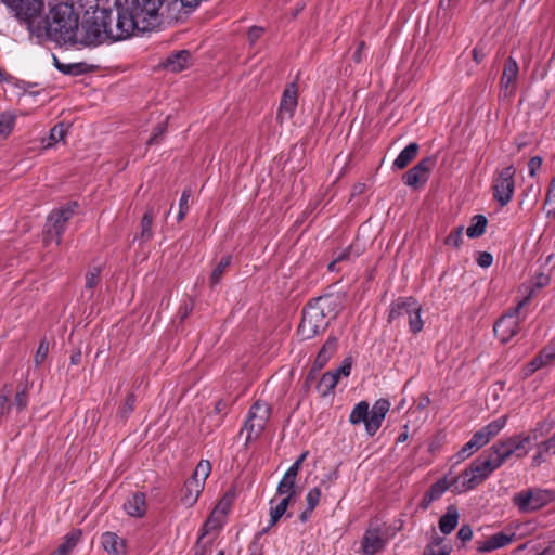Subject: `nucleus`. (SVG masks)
Masks as SVG:
<instances>
[{
  "label": "nucleus",
  "instance_id": "obj_61",
  "mask_svg": "<svg viewBox=\"0 0 555 555\" xmlns=\"http://www.w3.org/2000/svg\"><path fill=\"white\" fill-rule=\"evenodd\" d=\"M473 537V531L470 529V527L468 526H462L460 528V530L457 531V538L462 541V542H467L472 539Z\"/></svg>",
  "mask_w": 555,
  "mask_h": 555
},
{
  "label": "nucleus",
  "instance_id": "obj_18",
  "mask_svg": "<svg viewBox=\"0 0 555 555\" xmlns=\"http://www.w3.org/2000/svg\"><path fill=\"white\" fill-rule=\"evenodd\" d=\"M389 408L390 403L386 399H379L373 404L370 411V420L366 424V434L369 436H374L380 428Z\"/></svg>",
  "mask_w": 555,
  "mask_h": 555
},
{
  "label": "nucleus",
  "instance_id": "obj_50",
  "mask_svg": "<svg viewBox=\"0 0 555 555\" xmlns=\"http://www.w3.org/2000/svg\"><path fill=\"white\" fill-rule=\"evenodd\" d=\"M100 281V268L94 267L86 274V287L92 289Z\"/></svg>",
  "mask_w": 555,
  "mask_h": 555
},
{
  "label": "nucleus",
  "instance_id": "obj_29",
  "mask_svg": "<svg viewBox=\"0 0 555 555\" xmlns=\"http://www.w3.org/2000/svg\"><path fill=\"white\" fill-rule=\"evenodd\" d=\"M459 511L454 505H450L447 508L444 515L439 519V529L443 534L451 533L459 522Z\"/></svg>",
  "mask_w": 555,
  "mask_h": 555
},
{
  "label": "nucleus",
  "instance_id": "obj_62",
  "mask_svg": "<svg viewBox=\"0 0 555 555\" xmlns=\"http://www.w3.org/2000/svg\"><path fill=\"white\" fill-rule=\"evenodd\" d=\"M542 451L555 454V433L542 443Z\"/></svg>",
  "mask_w": 555,
  "mask_h": 555
},
{
  "label": "nucleus",
  "instance_id": "obj_36",
  "mask_svg": "<svg viewBox=\"0 0 555 555\" xmlns=\"http://www.w3.org/2000/svg\"><path fill=\"white\" fill-rule=\"evenodd\" d=\"M486 232V217L476 215L472 218V224L466 229V235L469 238L481 236Z\"/></svg>",
  "mask_w": 555,
  "mask_h": 555
},
{
  "label": "nucleus",
  "instance_id": "obj_27",
  "mask_svg": "<svg viewBox=\"0 0 555 555\" xmlns=\"http://www.w3.org/2000/svg\"><path fill=\"white\" fill-rule=\"evenodd\" d=\"M203 490L204 487H202V483L188 479L181 490L180 500L185 506H193L197 502Z\"/></svg>",
  "mask_w": 555,
  "mask_h": 555
},
{
  "label": "nucleus",
  "instance_id": "obj_58",
  "mask_svg": "<svg viewBox=\"0 0 555 555\" xmlns=\"http://www.w3.org/2000/svg\"><path fill=\"white\" fill-rule=\"evenodd\" d=\"M541 165L542 158L540 156H534L530 158V160L528 162L529 175L531 177H534L537 171L541 168Z\"/></svg>",
  "mask_w": 555,
  "mask_h": 555
},
{
  "label": "nucleus",
  "instance_id": "obj_3",
  "mask_svg": "<svg viewBox=\"0 0 555 555\" xmlns=\"http://www.w3.org/2000/svg\"><path fill=\"white\" fill-rule=\"evenodd\" d=\"M79 24L73 4L61 2L50 9L46 20L48 37L59 44L74 46Z\"/></svg>",
  "mask_w": 555,
  "mask_h": 555
},
{
  "label": "nucleus",
  "instance_id": "obj_51",
  "mask_svg": "<svg viewBox=\"0 0 555 555\" xmlns=\"http://www.w3.org/2000/svg\"><path fill=\"white\" fill-rule=\"evenodd\" d=\"M165 3L168 4V10L176 9L179 3L181 8L194 9L196 8L202 0H164Z\"/></svg>",
  "mask_w": 555,
  "mask_h": 555
},
{
  "label": "nucleus",
  "instance_id": "obj_5",
  "mask_svg": "<svg viewBox=\"0 0 555 555\" xmlns=\"http://www.w3.org/2000/svg\"><path fill=\"white\" fill-rule=\"evenodd\" d=\"M528 436H514L494 443L488 452V474L500 467L512 454L522 457L529 452Z\"/></svg>",
  "mask_w": 555,
  "mask_h": 555
},
{
  "label": "nucleus",
  "instance_id": "obj_9",
  "mask_svg": "<svg viewBox=\"0 0 555 555\" xmlns=\"http://www.w3.org/2000/svg\"><path fill=\"white\" fill-rule=\"evenodd\" d=\"M515 168L507 166L496 171L492 179V198L499 207L506 206L514 194L515 190Z\"/></svg>",
  "mask_w": 555,
  "mask_h": 555
},
{
  "label": "nucleus",
  "instance_id": "obj_26",
  "mask_svg": "<svg viewBox=\"0 0 555 555\" xmlns=\"http://www.w3.org/2000/svg\"><path fill=\"white\" fill-rule=\"evenodd\" d=\"M191 64V54L186 50L178 51L167 57L165 67L172 73H180Z\"/></svg>",
  "mask_w": 555,
  "mask_h": 555
},
{
  "label": "nucleus",
  "instance_id": "obj_4",
  "mask_svg": "<svg viewBox=\"0 0 555 555\" xmlns=\"http://www.w3.org/2000/svg\"><path fill=\"white\" fill-rule=\"evenodd\" d=\"M330 307L328 298H318L304 309L298 327L302 339H310L327 327Z\"/></svg>",
  "mask_w": 555,
  "mask_h": 555
},
{
  "label": "nucleus",
  "instance_id": "obj_59",
  "mask_svg": "<svg viewBox=\"0 0 555 555\" xmlns=\"http://www.w3.org/2000/svg\"><path fill=\"white\" fill-rule=\"evenodd\" d=\"M308 455V452H304L300 454V456L288 467V469L286 472H289V473H293L294 475H298V472L300 469V466L301 464L304 463V461L306 460Z\"/></svg>",
  "mask_w": 555,
  "mask_h": 555
},
{
  "label": "nucleus",
  "instance_id": "obj_7",
  "mask_svg": "<svg viewBox=\"0 0 555 555\" xmlns=\"http://www.w3.org/2000/svg\"><path fill=\"white\" fill-rule=\"evenodd\" d=\"M530 297L521 299L517 306L503 317H501L493 325L494 335L501 343L508 341L519 331V325L525 321L527 312L526 306L529 304Z\"/></svg>",
  "mask_w": 555,
  "mask_h": 555
},
{
  "label": "nucleus",
  "instance_id": "obj_31",
  "mask_svg": "<svg viewBox=\"0 0 555 555\" xmlns=\"http://www.w3.org/2000/svg\"><path fill=\"white\" fill-rule=\"evenodd\" d=\"M53 63L57 70L65 75L78 76L87 73L89 69V65L85 62L62 63L55 55H53Z\"/></svg>",
  "mask_w": 555,
  "mask_h": 555
},
{
  "label": "nucleus",
  "instance_id": "obj_56",
  "mask_svg": "<svg viewBox=\"0 0 555 555\" xmlns=\"http://www.w3.org/2000/svg\"><path fill=\"white\" fill-rule=\"evenodd\" d=\"M135 397L133 393H130L125 401L124 406L120 410L121 417H127L130 413H132L134 409Z\"/></svg>",
  "mask_w": 555,
  "mask_h": 555
},
{
  "label": "nucleus",
  "instance_id": "obj_40",
  "mask_svg": "<svg viewBox=\"0 0 555 555\" xmlns=\"http://www.w3.org/2000/svg\"><path fill=\"white\" fill-rule=\"evenodd\" d=\"M224 520H225V518H223L220 515H216L215 512L212 511L210 516L208 517V519L205 521V524L203 526L202 534H201L199 539H203L210 531L221 528L222 525L224 524Z\"/></svg>",
  "mask_w": 555,
  "mask_h": 555
},
{
  "label": "nucleus",
  "instance_id": "obj_19",
  "mask_svg": "<svg viewBox=\"0 0 555 555\" xmlns=\"http://www.w3.org/2000/svg\"><path fill=\"white\" fill-rule=\"evenodd\" d=\"M486 444V433L483 429L478 430L474 434L472 439L466 442L461 450L453 456L455 463L459 464L469 456H472L475 452H477L480 448Z\"/></svg>",
  "mask_w": 555,
  "mask_h": 555
},
{
  "label": "nucleus",
  "instance_id": "obj_10",
  "mask_svg": "<svg viewBox=\"0 0 555 555\" xmlns=\"http://www.w3.org/2000/svg\"><path fill=\"white\" fill-rule=\"evenodd\" d=\"M486 479V459H476L468 468L452 481L453 491L467 492L480 485Z\"/></svg>",
  "mask_w": 555,
  "mask_h": 555
},
{
  "label": "nucleus",
  "instance_id": "obj_46",
  "mask_svg": "<svg viewBox=\"0 0 555 555\" xmlns=\"http://www.w3.org/2000/svg\"><path fill=\"white\" fill-rule=\"evenodd\" d=\"M320 499H321V489L319 487H313L308 491V493L306 495V502H307V507L309 508V511H314V508L317 507V505L320 502Z\"/></svg>",
  "mask_w": 555,
  "mask_h": 555
},
{
  "label": "nucleus",
  "instance_id": "obj_49",
  "mask_svg": "<svg viewBox=\"0 0 555 555\" xmlns=\"http://www.w3.org/2000/svg\"><path fill=\"white\" fill-rule=\"evenodd\" d=\"M49 352V344L46 339L41 340L36 354H35V363L36 365H40L47 359Z\"/></svg>",
  "mask_w": 555,
  "mask_h": 555
},
{
  "label": "nucleus",
  "instance_id": "obj_48",
  "mask_svg": "<svg viewBox=\"0 0 555 555\" xmlns=\"http://www.w3.org/2000/svg\"><path fill=\"white\" fill-rule=\"evenodd\" d=\"M545 205L548 208L547 215H555V177L552 179L545 199Z\"/></svg>",
  "mask_w": 555,
  "mask_h": 555
},
{
  "label": "nucleus",
  "instance_id": "obj_25",
  "mask_svg": "<svg viewBox=\"0 0 555 555\" xmlns=\"http://www.w3.org/2000/svg\"><path fill=\"white\" fill-rule=\"evenodd\" d=\"M518 75V65L513 59H508L505 63L504 70L501 78L502 88L505 93H512L515 89L516 79Z\"/></svg>",
  "mask_w": 555,
  "mask_h": 555
},
{
  "label": "nucleus",
  "instance_id": "obj_8",
  "mask_svg": "<svg viewBox=\"0 0 555 555\" xmlns=\"http://www.w3.org/2000/svg\"><path fill=\"white\" fill-rule=\"evenodd\" d=\"M77 207V203L73 202L50 212L43 237L46 245L50 244L52 241H54L56 245H60L66 223L74 216Z\"/></svg>",
  "mask_w": 555,
  "mask_h": 555
},
{
  "label": "nucleus",
  "instance_id": "obj_20",
  "mask_svg": "<svg viewBox=\"0 0 555 555\" xmlns=\"http://www.w3.org/2000/svg\"><path fill=\"white\" fill-rule=\"evenodd\" d=\"M101 544L111 555H126L127 553L126 541L115 532H104L101 535Z\"/></svg>",
  "mask_w": 555,
  "mask_h": 555
},
{
  "label": "nucleus",
  "instance_id": "obj_63",
  "mask_svg": "<svg viewBox=\"0 0 555 555\" xmlns=\"http://www.w3.org/2000/svg\"><path fill=\"white\" fill-rule=\"evenodd\" d=\"M263 29L260 27H251L248 31V40L255 43L262 35Z\"/></svg>",
  "mask_w": 555,
  "mask_h": 555
},
{
  "label": "nucleus",
  "instance_id": "obj_22",
  "mask_svg": "<svg viewBox=\"0 0 555 555\" xmlns=\"http://www.w3.org/2000/svg\"><path fill=\"white\" fill-rule=\"evenodd\" d=\"M450 487H452V483L450 485L444 478L436 481L425 493L424 498L420 503V507L423 509H427L429 505L434 501L440 499Z\"/></svg>",
  "mask_w": 555,
  "mask_h": 555
},
{
  "label": "nucleus",
  "instance_id": "obj_47",
  "mask_svg": "<svg viewBox=\"0 0 555 555\" xmlns=\"http://www.w3.org/2000/svg\"><path fill=\"white\" fill-rule=\"evenodd\" d=\"M464 228L457 227L455 228L446 238V244L448 246L457 248L460 247L462 243V235H463Z\"/></svg>",
  "mask_w": 555,
  "mask_h": 555
},
{
  "label": "nucleus",
  "instance_id": "obj_37",
  "mask_svg": "<svg viewBox=\"0 0 555 555\" xmlns=\"http://www.w3.org/2000/svg\"><path fill=\"white\" fill-rule=\"evenodd\" d=\"M211 472V464L207 460H202L197 466L195 467V470L190 478L192 481H197L198 483H202V487H205V481L210 475Z\"/></svg>",
  "mask_w": 555,
  "mask_h": 555
},
{
  "label": "nucleus",
  "instance_id": "obj_57",
  "mask_svg": "<svg viewBox=\"0 0 555 555\" xmlns=\"http://www.w3.org/2000/svg\"><path fill=\"white\" fill-rule=\"evenodd\" d=\"M166 131V126L164 124L157 125L154 129L153 134L147 140V145H152L158 142V138L162 137Z\"/></svg>",
  "mask_w": 555,
  "mask_h": 555
},
{
  "label": "nucleus",
  "instance_id": "obj_64",
  "mask_svg": "<svg viewBox=\"0 0 555 555\" xmlns=\"http://www.w3.org/2000/svg\"><path fill=\"white\" fill-rule=\"evenodd\" d=\"M503 391V383L498 382L492 386V397L495 401L500 399V392Z\"/></svg>",
  "mask_w": 555,
  "mask_h": 555
},
{
  "label": "nucleus",
  "instance_id": "obj_52",
  "mask_svg": "<svg viewBox=\"0 0 555 555\" xmlns=\"http://www.w3.org/2000/svg\"><path fill=\"white\" fill-rule=\"evenodd\" d=\"M350 256H351V247H348V248L337 253L335 258H334V260L328 263V270L330 271H336L337 270L336 266L339 262H343L344 260L349 259Z\"/></svg>",
  "mask_w": 555,
  "mask_h": 555
},
{
  "label": "nucleus",
  "instance_id": "obj_16",
  "mask_svg": "<svg viewBox=\"0 0 555 555\" xmlns=\"http://www.w3.org/2000/svg\"><path fill=\"white\" fill-rule=\"evenodd\" d=\"M515 504L521 512H532L542 507L546 502V494L542 491L520 492L514 498Z\"/></svg>",
  "mask_w": 555,
  "mask_h": 555
},
{
  "label": "nucleus",
  "instance_id": "obj_41",
  "mask_svg": "<svg viewBox=\"0 0 555 555\" xmlns=\"http://www.w3.org/2000/svg\"><path fill=\"white\" fill-rule=\"evenodd\" d=\"M153 210L147 209L141 220V238L149 241L152 238V223H153Z\"/></svg>",
  "mask_w": 555,
  "mask_h": 555
},
{
  "label": "nucleus",
  "instance_id": "obj_23",
  "mask_svg": "<svg viewBox=\"0 0 555 555\" xmlns=\"http://www.w3.org/2000/svg\"><path fill=\"white\" fill-rule=\"evenodd\" d=\"M296 475L285 472L278 485L276 494L282 496V499L293 501L296 496Z\"/></svg>",
  "mask_w": 555,
  "mask_h": 555
},
{
  "label": "nucleus",
  "instance_id": "obj_24",
  "mask_svg": "<svg viewBox=\"0 0 555 555\" xmlns=\"http://www.w3.org/2000/svg\"><path fill=\"white\" fill-rule=\"evenodd\" d=\"M516 539V532L513 528L491 534L488 537V552L505 547Z\"/></svg>",
  "mask_w": 555,
  "mask_h": 555
},
{
  "label": "nucleus",
  "instance_id": "obj_12",
  "mask_svg": "<svg viewBox=\"0 0 555 555\" xmlns=\"http://www.w3.org/2000/svg\"><path fill=\"white\" fill-rule=\"evenodd\" d=\"M270 417V406L262 401H256L249 409L245 429L247 430L246 441L257 439L263 431Z\"/></svg>",
  "mask_w": 555,
  "mask_h": 555
},
{
  "label": "nucleus",
  "instance_id": "obj_60",
  "mask_svg": "<svg viewBox=\"0 0 555 555\" xmlns=\"http://www.w3.org/2000/svg\"><path fill=\"white\" fill-rule=\"evenodd\" d=\"M10 399V391L7 390L5 392L0 395V414L3 415L10 410L9 403Z\"/></svg>",
  "mask_w": 555,
  "mask_h": 555
},
{
  "label": "nucleus",
  "instance_id": "obj_43",
  "mask_svg": "<svg viewBox=\"0 0 555 555\" xmlns=\"http://www.w3.org/2000/svg\"><path fill=\"white\" fill-rule=\"evenodd\" d=\"M232 503H233V495L230 493H227L219 500V502L217 503V505L215 506V508L212 511L215 512L216 515H220L223 518H225L228 513L231 509Z\"/></svg>",
  "mask_w": 555,
  "mask_h": 555
},
{
  "label": "nucleus",
  "instance_id": "obj_28",
  "mask_svg": "<svg viewBox=\"0 0 555 555\" xmlns=\"http://www.w3.org/2000/svg\"><path fill=\"white\" fill-rule=\"evenodd\" d=\"M337 349V339L335 337H328L327 340L322 346L321 350L319 351L314 363H313V370H321L323 369L330 359L333 357Z\"/></svg>",
  "mask_w": 555,
  "mask_h": 555
},
{
  "label": "nucleus",
  "instance_id": "obj_55",
  "mask_svg": "<svg viewBox=\"0 0 555 555\" xmlns=\"http://www.w3.org/2000/svg\"><path fill=\"white\" fill-rule=\"evenodd\" d=\"M332 372L337 376L338 379L341 376H349L351 372V361L349 359H345L341 365Z\"/></svg>",
  "mask_w": 555,
  "mask_h": 555
},
{
  "label": "nucleus",
  "instance_id": "obj_54",
  "mask_svg": "<svg viewBox=\"0 0 555 555\" xmlns=\"http://www.w3.org/2000/svg\"><path fill=\"white\" fill-rule=\"evenodd\" d=\"M79 532H72L66 535L65 541L60 545L63 550H65L68 554L76 546L79 540Z\"/></svg>",
  "mask_w": 555,
  "mask_h": 555
},
{
  "label": "nucleus",
  "instance_id": "obj_21",
  "mask_svg": "<svg viewBox=\"0 0 555 555\" xmlns=\"http://www.w3.org/2000/svg\"><path fill=\"white\" fill-rule=\"evenodd\" d=\"M124 509L131 517H142L146 513L145 494L135 492L130 495L124 503Z\"/></svg>",
  "mask_w": 555,
  "mask_h": 555
},
{
  "label": "nucleus",
  "instance_id": "obj_11",
  "mask_svg": "<svg viewBox=\"0 0 555 555\" xmlns=\"http://www.w3.org/2000/svg\"><path fill=\"white\" fill-rule=\"evenodd\" d=\"M11 9L16 18L27 24L28 29L33 31V25L43 12V0H2Z\"/></svg>",
  "mask_w": 555,
  "mask_h": 555
},
{
  "label": "nucleus",
  "instance_id": "obj_2",
  "mask_svg": "<svg viewBox=\"0 0 555 555\" xmlns=\"http://www.w3.org/2000/svg\"><path fill=\"white\" fill-rule=\"evenodd\" d=\"M122 30L119 28V20L112 25V14L106 10L95 12L91 17L83 20L78 25L77 36L74 46L96 47L106 41H117L127 39V37H117L116 34Z\"/></svg>",
  "mask_w": 555,
  "mask_h": 555
},
{
  "label": "nucleus",
  "instance_id": "obj_44",
  "mask_svg": "<svg viewBox=\"0 0 555 555\" xmlns=\"http://www.w3.org/2000/svg\"><path fill=\"white\" fill-rule=\"evenodd\" d=\"M191 196H192V192L190 189H185L181 194V197L179 201V211H178V216H177V220L179 222L185 218V216L189 211V201H190Z\"/></svg>",
  "mask_w": 555,
  "mask_h": 555
},
{
  "label": "nucleus",
  "instance_id": "obj_53",
  "mask_svg": "<svg viewBox=\"0 0 555 555\" xmlns=\"http://www.w3.org/2000/svg\"><path fill=\"white\" fill-rule=\"evenodd\" d=\"M28 403L26 387L18 390L14 397V405L18 411H23Z\"/></svg>",
  "mask_w": 555,
  "mask_h": 555
},
{
  "label": "nucleus",
  "instance_id": "obj_14",
  "mask_svg": "<svg viewBox=\"0 0 555 555\" xmlns=\"http://www.w3.org/2000/svg\"><path fill=\"white\" fill-rule=\"evenodd\" d=\"M434 165L435 159L431 157L420 160L414 167L404 173V184L414 189L424 184L428 180L429 172L431 171Z\"/></svg>",
  "mask_w": 555,
  "mask_h": 555
},
{
  "label": "nucleus",
  "instance_id": "obj_34",
  "mask_svg": "<svg viewBox=\"0 0 555 555\" xmlns=\"http://www.w3.org/2000/svg\"><path fill=\"white\" fill-rule=\"evenodd\" d=\"M338 382L339 379L337 378V376L332 371H328L322 375L321 379L317 385V389L322 397H326L330 393H332V391L337 386Z\"/></svg>",
  "mask_w": 555,
  "mask_h": 555
},
{
  "label": "nucleus",
  "instance_id": "obj_42",
  "mask_svg": "<svg viewBox=\"0 0 555 555\" xmlns=\"http://www.w3.org/2000/svg\"><path fill=\"white\" fill-rule=\"evenodd\" d=\"M15 126V116L10 113L0 115V137L7 138Z\"/></svg>",
  "mask_w": 555,
  "mask_h": 555
},
{
  "label": "nucleus",
  "instance_id": "obj_38",
  "mask_svg": "<svg viewBox=\"0 0 555 555\" xmlns=\"http://www.w3.org/2000/svg\"><path fill=\"white\" fill-rule=\"evenodd\" d=\"M451 550V545L444 543L442 539H437L425 547L423 555H449Z\"/></svg>",
  "mask_w": 555,
  "mask_h": 555
},
{
  "label": "nucleus",
  "instance_id": "obj_15",
  "mask_svg": "<svg viewBox=\"0 0 555 555\" xmlns=\"http://www.w3.org/2000/svg\"><path fill=\"white\" fill-rule=\"evenodd\" d=\"M387 545V538L378 527H370L365 530L361 540V550L364 555H375Z\"/></svg>",
  "mask_w": 555,
  "mask_h": 555
},
{
  "label": "nucleus",
  "instance_id": "obj_33",
  "mask_svg": "<svg viewBox=\"0 0 555 555\" xmlns=\"http://www.w3.org/2000/svg\"><path fill=\"white\" fill-rule=\"evenodd\" d=\"M370 420V405L366 401H360L358 402L350 415H349V422L352 424V425H359L361 423L364 424V426L366 427V424Z\"/></svg>",
  "mask_w": 555,
  "mask_h": 555
},
{
  "label": "nucleus",
  "instance_id": "obj_32",
  "mask_svg": "<svg viewBox=\"0 0 555 555\" xmlns=\"http://www.w3.org/2000/svg\"><path fill=\"white\" fill-rule=\"evenodd\" d=\"M418 149L420 146L415 142L406 145L393 160V167L397 169L405 168L416 157Z\"/></svg>",
  "mask_w": 555,
  "mask_h": 555
},
{
  "label": "nucleus",
  "instance_id": "obj_13",
  "mask_svg": "<svg viewBox=\"0 0 555 555\" xmlns=\"http://www.w3.org/2000/svg\"><path fill=\"white\" fill-rule=\"evenodd\" d=\"M298 105V87L296 82L285 87L279 106L276 119L279 122L291 120Z\"/></svg>",
  "mask_w": 555,
  "mask_h": 555
},
{
  "label": "nucleus",
  "instance_id": "obj_35",
  "mask_svg": "<svg viewBox=\"0 0 555 555\" xmlns=\"http://www.w3.org/2000/svg\"><path fill=\"white\" fill-rule=\"evenodd\" d=\"M66 128L63 122L55 125L49 132L47 138H43L41 143L44 149L53 147L57 142L65 138Z\"/></svg>",
  "mask_w": 555,
  "mask_h": 555
},
{
  "label": "nucleus",
  "instance_id": "obj_1",
  "mask_svg": "<svg viewBox=\"0 0 555 555\" xmlns=\"http://www.w3.org/2000/svg\"><path fill=\"white\" fill-rule=\"evenodd\" d=\"M168 9L164 0H132L127 8L117 12L119 28L117 37H131L153 29L159 22L158 15L162 7Z\"/></svg>",
  "mask_w": 555,
  "mask_h": 555
},
{
  "label": "nucleus",
  "instance_id": "obj_30",
  "mask_svg": "<svg viewBox=\"0 0 555 555\" xmlns=\"http://www.w3.org/2000/svg\"><path fill=\"white\" fill-rule=\"evenodd\" d=\"M292 503V501H287L285 499H281L279 502L275 498L270 500V520H269V528L274 527L278 521L286 514V511L288 508V505Z\"/></svg>",
  "mask_w": 555,
  "mask_h": 555
},
{
  "label": "nucleus",
  "instance_id": "obj_17",
  "mask_svg": "<svg viewBox=\"0 0 555 555\" xmlns=\"http://www.w3.org/2000/svg\"><path fill=\"white\" fill-rule=\"evenodd\" d=\"M555 361V343L545 346L540 353L534 357L525 367L524 375L526 377L532 375L538 370L552 365Z\"/></svg>",
  "mask_w": 555,
  "mask_h": 555
},
{
  "label": "nucleus",
  "instance_id": "obj_45",
  "mask_svg": "<svg viewBox=\"0 0 555 555\" xmlns=\"http://www.w3.org/2000/svg\"><path fill=\"white\" fill-rule=\"evenodd\" d=\"M507 414L501 415L499 418L488 423V439L496 436L506 425Z\"/></svg>",
  "mask_w": 555,
  "mask_h": 555
},
{
  "label": "nucleus",
  "instance_id": "obj_39",
  "mask_svg": "<svg viewBox=\"0 0 555 555\" xmlns=\"http://www.w3.org/2000/svg\"><path fill=\"white\" fill-rule=\"evenodd\" d=\"M231 261H232V257L229 255L224 256L220 259L219 263L212 270L211 275H210V284L212 286L217 285L221 281L225 270L231 264Z\"/></svg>",
  "mask_w": 555,
  "mask_h": 555
},
{
  "label": "nucleus",
  "instance_id": "obj_6",
  "mask_svg": "<svg viewBox=\"0 0 555 555\" xmlns=\"http://www.w3.org/2000/svg\"><path fill=\"white\" fill-rule=\"evenodd\" d=\"M421 313L422 306L416 299L413 297H401L390 305L388 321L392 322L400 318H406L410 331L417 334L424 326Z\"/></svg>",
  "mask_w": 555,
  "mask_h": 555
}]
</instances>
